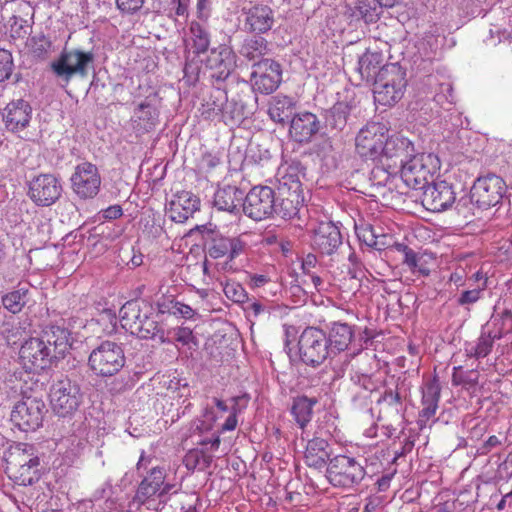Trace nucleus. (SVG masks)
<instances>
[{"mask_svg":"<svg viewBox=\"0 0 512 512\" xmlns=\"http://www.w3.org/2000/svg\"><path fill=\"white\" fill-rule=\"evenodd\" d=\"M5 472L18 486L32 485L40 479V460L33 445L17 443L5 453Z\"/></svg>","mask_w":512,"mask_h":512,"instance_id":"1","label":"nucleus"},{"mask_svg":"<svg viewBox=\"0 0 512 512\" xmlns=\"http://www.w3.org/2000/svg\"><path fill=\"white\" fill-rule=\"evenodd\" d=\"M374 99L381 105L390 106L402 99L407 85L406 72L396 63L384 65L373 83Z\"/></svg>","mask_w":512,"mask_h":512,"instance_id":"2","label":"nucleus"},{"mask_svg":"<svg viewBox=\"0 0 512 512\" xmlns=\"http://www.w3.org/2000/svg\"><path fill=\"white\" fill-rule=\"evenodd\" d=\"M439 168V158L433 153L411 155L400 167L401 178L407 187L423 190L433 181Z\"/></svg>","mask_w":512,"mask_h":512,"instance_id":"3","label":"nucleus"},{"mask_svg":"<svg viewBox=\"0 0 512 512\" xmlns=\"http://www.w3.org/2000/svg\"><path fill=\"white\" fill-rule=\"evenodd\" d=\"M510 321L509 330H512V313L504 311L501 315L495 316L487 322L481 330L480 336L475 343L465 344V354L469 358L482 359L492 351L494 342L500 340L504 335V326Z\"/></svg>","mask_w":512,"mask_h":512,"instance_id":"4","label":"nucleus"},{"mask_svg":"<svg viewBox=\"0 0 512 512\" xmlns=\"http://www.w3.org/2000/svg\"><path fill=\"white\" fill-rule=\"evenodd\" d=\"M93 63L94 54L91 51L64 49L51 63V68L58 78L68 83L74 76L86 77Z\"/></svg>","mask_w":512,"mask_h":512,"instance_id":"5","label":"nucleus"},{"mask_svg":"<svg viewBox=\"0 0 512 512\" xmlns=\"http://www.w3.org/2000/svg\"><path fill=\"white\" fill-rule=\"evenodd\" d=\"M125 360L121 345L112 341H103L90 353L88 365L96 375L110 377L124 367Z\"/></svg>","mask_w":512,"mask_h":512,"instance_id":"6","label":"nucleus"},{"mask_svg":"<svg viewBox=\"0 0 512 512\" xmlns=\"http://www.w3.org/2000/svg\"><path fill=\"white\" fill-rule=\"evenodd\" d=\"M363 465L354 457L337 455L330 459L326 477L335 487L351 488L358 485L365 477Z\"/></svg>","mask_w":512,"mask_h":512,"instance_id":"7","label":"nucleus"},{"mask_svg":"<svg viewBox=\"0 0 512 512\" xmlns=\"http://www.w3.org/2000/svg\"><path fill=\"white\" fill-rule=\"evenodd\" d=\"M50 402L57 415L61 417L72 415L82 402L79 385L67 377L56 380L50 388Z\"/></svg>","mask_w":512,"mask_h":512,"instance_id":"8","label":"nucleus"},{"mask_svg":"<svg viewBox=\"0 0 512 512\" xmlns=\"http://www.w3.org/2000/svg\"><path fill=\"white\" fill-rule=\"evenodd\" d=\"M298 347L300 358L307 365H320L328 356H331L327 335L319 328L304 329L299 337Z\"/></svg>","mask_w":512,"mask_h":512,"instance_id":"9","label":"nucleus"},{"mask_svg":"<svg viewBox=\"0 0 512 512\" xmlns=\"http://www.w3.org/2000/svg\"><path fill=\"white\" fill-rule=\"evenodd\" d=\"M388 129L379 122H371L358 132L355 145L358 155L366 160L378 161L383 153V143Z\"/></svg>","mask_w":512,"mask_h":512,"instance_id":"10","label":"nucleus"},{"mask_svg":"<svg viewBox=\"0 0 512 512\" xmlns=\"http://www.w3.org/2000/svg\"><path fill=\"white\" fill-rule=\"evenodd\" d=\"M203 63L210 78L215 83H223L236 69L237 56L230 46L220 44L210 49Z\"/></svg>","mask_w":512,"mask_h":512,"instance_id":"11","label":"nucleus"},{"mask_svg":"<svg viewBox=\"0 0 512 512\" xmlns=\"http://www.w3.org/2000/svg\"><path fill=\"white\" fill-rule=\"evenodd\" d=\"M243 212L255 221H261L275 212V192L268 186H255L243 197Z\"/></svg>","mask_w":512,"mask_h":512,"instance_id":"12","label":"nucleus"},{"mask_svg":"<svg viewBox=\"0 0 512 512\" xmlns=\"http://www.w3.org/2000/svg\"><path fill=\"white\" fill-rule=\"evenodd\" d=\"M72 191L81 200L94 198L100 190L101 176L96 165L79 163L70 177Z\"/></svg>","mask_w":512,"mask_h":512,"instance_id":"13","label":"nucleus"},{"mask_svg":"<svg viewBox=\"0 0 512 512\" xmlns=\"http://www.w3.org/2000/svg\"><path fill=\"white\" fill-rule=\"evenodd\" d=\"M63 187L60 179L53 174L35 176L28 185V196L34 204L49 207L56 203L62 195Z\"/></svg>","mask_w":512,"mask_h":512,"instance_id":"14","label":"nucleus"},{"mask_svg":"<svg viewBox=\"0 0 512 512\" xmlns=\"http://www.w3.org/2000/svg\"><path fill=\"white\" fill-rule=\"evenodd\" d=\"M506 192L504 180L495 174L479 177L472 187V198L483 209H488L501 202Z\"/></svg>","mask_w":512,"mask_h":512,"instance_id":"15","label":"nucleus"},{"mask_svg":"<svg viewBox=\"0 0 512 512\" xmlns=\"http://www.w3.org/2000/svg\"><path fill=\"white\" fill-rule=\"evenodd\" d=\"M45 408L41 399L27 397L15 404L11 421L22 431L35 430L42 423Z\"/></svg>","mask_w":512,"mask_h":512,"instance_id":"16","label":"nucleus"},{"mask_svg":"<svg viewBox=\"0 0 512 512\" xmlns=\"http://www.w3.org/2000/svg\"><path fill=\"white\" fill-rule=\"evenodd\" d=\"M282 80L281 66L276 61L265 58L252 66L251 81L255 90L262 94L274 92Z\"/></svg>","mask_w":512,"mask_h":512,"instance_id":"17","label":"nucleus"},{"mask_svg":"<svg viewBox=\"0 0 512 512\" xmlns=\"http://www.w3.org/2000/svg\"><path fill=\"white\" fill-rule=\"evenodd\" d=\"M19 358L27 371L43 370L53 362L50 350L40 336L30 337L21 345Z\"/></svg>","mask_w":512,"mask_h":512,"instance_id":"18","label":"nucleus"},{"mask_svg":"<svg viewBox=\"0 0 512 512\" xmlns=\"http://www.w3.org/2000/svg\"><path fill=\"white\" fill-rule=\"evenodd\" d=\"M382 147L383 153L378 161L381 164L385 163L389 168L399 169L414 152L409 139L400 135L388 136V133Z\"/></svg>","mask_w":512,"mask_h":512,"instance_id":"19","label":"nucleus"},{"mask_svg":"<svg viewBox=\"0 0 512 512\" xmlns=\"http://www.w3.org/2000/svg\"><path fill=\"white\" fill-rule=\"evenodd\" d=\"M165 478V469L160 466H153L138 485L133 501L143 505L153 500L155 496L166 494L171 485L165 484Z\"/></svg>","mask_w":512,"mask_h":512,"instance_id":"20","label":"nucleus"},{"mask_svg":"<svg viewBox=\"0 0 512 512\" xmlns=\"http://www.w3.org/2000/svg\"><path fill=\"white\" fill-rule=\"evenodd\" d=\"M159 122V110L156 105V95L147 96L136 105L130 119L131 127L137 136L152 131Z\"/></svg>","mask_w":512,"mask_h":512,"instance_id":"21","label":"nucleus"},{"mask_svg":"<svg viewBox=\"0 0 512 512\" xmlns=\"http://www.w3.org/2000/svg\"><path fill=\"white\" fill-rule=\"evenodd\" d=\"M455 198V192L449 183L432 181L423 189L422 203L427 210L442 212L452 206Z\"/></svg>","mask_w":512,"mask_h":512,"instance_id":"22","label":"nucleus"},{"mask_svg":"<svg viewBox=\"0 0 512 512\" xmlns=\"http://www.w3.org/2000/svg\"><path fill=\"white\" fill-rule=\"evenodd\" d=\"M200 208V199L191 191H179L172 196L166 212L176 223H184Z\"/></svg>","mask_w":512,"mask_h":512,"instance_id":"23","label":"nucleus"},{"mask_svg":"<svg viewBox=\"0 0 512 512\" xmlns=\"http://www.w3.org/2000/svg\"><path fill=\"white\" fill-rule=\"evenodd\" d=\"M342 244L339 228L332 222H321L313 230L312 245L322 254L331 255Z\"/></svg>","mask_w":512,"mask_h":512,"instance_id":"24","label":"nucleus"},{"mask_svg":"<svg viewBox=\"0 0 512 512\" xmlns=\"http://www.w3.org/2000/svg\"><path fill=\"white\" fill-rule=\"evenodd\" d=\"M320 122L311 112L296 113L290 120L289 134L297 142H309L318 133Z\"/></svg>","mask_w":512,"mask_h":512,"instance_id":"25","label":"nucleus"},{"mask_svg":"<svg viewBox=\"0 0 512 512\" xmlns=\"http://www.w3.org/2000/svg\"><path fill=\"white\" fill-rule=\"evenodd\" d=\"M40 338L50 350L53 361L63 359L71 348L70 332L60 326L47 327Z\"/></svg>","mask_w":512,"mask_h":512,"instance_id":"26","label":"nucleus"},{"mask_svg":"<svg viewBox=\"0 0 512 512\" xmlns=\"http://www.w3.org/2000/svg\"><path fill=\"white\" fill-rule=\"evenodd\" d=\"M305 167L298 160L283 164L278 170V191L303 193L302 178L305 177Z\"/></svg>","mask_w":512,"mask_h":512,"instance_id":"27","label":"nucleus"},{"mask_svg":"<svg viewBox=\"0 0 512 512\" xmlns=\"http://www.w3.org/2000/svg\"><path fill=\"white\" fill-rule=\"evenodd\" d=\"M32 118V107L23 100H13L7 104L3 112V120L7 129L20 131L25 129Z\"/></svg>","mask_w":512,"mask_h":512,"instance_id":"28","label":"nucleus"},{"mask_svg":"<svg viewBox=\"0 0 512 512\" xmlns=\"http://www.w3.org/2000/svg\"><path fill=\"white\" fill-rule=\"evenodd\" d=\"M146 314H153L152 307L139 301H128L120 309V323L122 328L132 335L139 332L138 327L143 323Z\"/></svg>","mask_w":512,"mask_h":512,"instance_id":"29","label":"nucleus"},{"mask_svg":"<svg viewBox=\"0 0 512 512\" xmlns=\"http://www.w3.org/2000/svg\"><path fill=\"white\" fill-rule=\"evenodd\" d=\"M441 386L437 377L428 380L422 388V409L419 412V421L421 425L426 424L438 409L440 400Z\"/></svg>","mask_w":512,"mask_h":512,"instance_id":"30","label":"nucleus"},{"mask_svg":"<svg viewBox=\"0 0 512 512\" xmlns=\"http://www.w3.org/2000/svg\"><path fill=\"white\" fill-rule=\"evenodd\" d=\"M296 101L294 98L286 95H275L269 100L268 114L272 121L281 125L290 123L291 118L295 115Z\"/></svg>","mask_w":512,"mask_h":512,"instance_id":"31","label":"nucleus"},{"mask_svg":"<svg viewBox=\"0 0 512 512\" xmlns=\"http://www.w3.org/2000/svg\"><path fill=\"white\" fill-rule=\"evenodd\" d=\"M330 461L329 443L319 437L308 441L304 452V461L309 467L322 469Z\"/></svg>","mask_w":512,"mask_h":512,"instance_id":"32","label":"nucleus"},{"mask_svg":"<svg viewBox=\"0 0 512 512\" xmlns=\"http://www.w3.org/2000/svg\"><path fill=\"white\" fill-rule=\"evenodd\" d=\"M243 197L242 190L236 186L227 185L216 190L213 206L219 211L234 213L239 210Z\"/></svg>","mask_w":512,"mask_h":512,"instance_id":"33","label":"nucleus"},{"mask_svg":"<svg viewBox=\"0 0 512 512\" xmlns=\"http://www.w3.org/2000/svg\"><path fill=\"white\" fill-rule=\"evenodd\" d=\"M303 203V193L278 191V195H275L274 214L283 219H292L298 215Z\"/></svg>","mask_w":512,"mask_h":512,"instance_id":"34","label":"nucleus"},{"mask_svg":"<svg viewBox=\"0 0 512 512\" xmlns=\"http://www.w3.org/2000/svg\"><path fill=\"white\" fill-rule=\"evenodd\" d=\"M354 337V330L351 325L343 322H333L327 335L328 347L331 355L345 351Z\"/></svg>","mask_w":512,"mask_h":512,"instance_id":"35","label":"nucleus"},{"mask_svg":"<svg viewBox=\"0 0 512 512\" xmlns=\"http://www.w3.org/2000/svg\"><path fill=\"white\" fill-rule=\"evenodd\" d=\"M274 12L267 5H255L247 12L246 24L252 32L266 33L274 25Z\"/></svg>","mask_w":512,"mask_h":512,"instance_id":"36","label":"nucleus"},{"mask_svg":"<svg viewBox=\"0 0 512 512\" xmlns=\"http://www.w3.org/2000/svg\"><path fill=\"white\" fill-rule=\"evenodd\" d=\"M383 61L382 53L367 50L359 57L355 70L362 81L374 83L378 78V72L384 66Z\"/></svg>","mask_w":512,"mask_h":512,"instance_id":"37","label":"nucleus"},{"mask_svg":"<svg viewBox=\"0 0 512 512\" xmlns=\"http://www.w3.org/2000/svg\"><path fill=\"white\" fill-rule=\"evenodd\" d=\"M318 403L315 397L298 396L294 398L291 413L296 423L303 429L312 419L313 407Z\"/></svg>","mask_w":512,"mask_h":512,"instance_id":"38","label":"nucleus"},{"mask_svg":"<svg viewBox=\"0 0 512 512\" xmlns=\"http://www.w3.org/2000/svg\"><path fill=\"white\" fill-rule=\"evenodd\" d=\"M189 41L193 53L199 55L208 51L210 46V33L207 27L197 21L189 25Z\"/></svg>","mask_w":512,"mask_h":512,"instance_id":"39","label":"nucleus"},{"mask_svg":"<svg viewBox=\"0 0 512 512\" xmlns=\"http://www.w3.org/2000/svg\"><path fill=\"white\" fill-rule=\"evenodd\" d=\"M268 52V42L259 36L246 38L239 49V54L249 61H255L259 58L264 59L263 56Z\"/></svg>","mask_w":512,"mask_h":512,"instance_id":"40","label":"nucleus"},{"mask_svg":"<svg viewBox=\"0 0 512 512\" xmlns=\"http://www.w3.org/2000/svg\"><path fill=\"white\" fill-rule=\"evenodd\" d=\"M168 502L173 512H197L199 498L194 493L175 492L169 496Z\"/></svg>","mask_w":512,"mask_h":512,"instance_id":"41","label":"nucleus"},{"mask_svg":"<svg viewBox=\"0 0 512 512\" xmlns=\"http://www.w3.org/2000/svg\"><path fill=\"white\" fill-rule=\"evenodd\" d=\"M151 315L146 314L143 323L138 327L139 332H134L133 335L142 339H152L163 343L166 341L165 331L162 325L154 320Z\"/></svg>","mask_w":512,"mask_h":512,"instance_id":"42","label":"nucleus"},{"mask_svg":"<svg viewBox=\"0 0 512 512\" xmlns=\"http://www.w3.org/2000/svg\"><path fill=\"white\" fill-rule=\"evenodd\" d=\"M479 372L477 369L465 371L462 366H455L452 372V385L461 386L467 391H474L479 382Z\"/></svg>","mask_w":512,"mask_h":512,"instance_id":"43","label":"nucleus"},{"mask_svg":"<svg viewBox=\"0 0 512 512\" xmlns=\"http://www.w3.org/2000/svg\"><path fill=\"white\" fill-rule=\"evenodd\" d=\"M349 107L346 103H336L326 114V127L331 130L341 131L347 123Z\"/></svg>","mask_w":512,"mask_h":512,"instance_id":"44","label":"nucleus"},{"mask_svg":"<svg viewBox=\"0 0 512 512\" xmlns=\"http://www.w3.org/2000/svg\"><path fill=\"white\" fill-rule=\"evenodd\" d=\"M213 461V456L202 449H191L184 456L183 463L188 470L204 471Z\"/></svg>","mask_w":512,"mask_h":512,"instance_id":"45","label":"nucleus"},{"mask_svg":"<svg viewBox=\"0 0 512 512\" xmlns=\"http://www.w3.org/2000/svg\"><path fill=\"white\" fill-rule=\"evenodd\" d=\"M28 289L19 288L2 297V304L9 312L17 314L22 311L28 301Z\"/></svg>","mask_w":512,"mask_h":512,"instance_id":"46","label":"nucleus"},{"mask_svg":"<svg viewBox=\"0 0 512 512\" xmlns=\"http://www.w3.org/2000/svg\"><path fill=\"white\" fill-rule=\"evenodd\" d=\"M26 46L36 57L44 58L50 52L52 42L43 33H38L27 39Z\"/></svg>","mask_w":512,"mask_h":512,"instance_id":"47","label":"nucleus"},{"mask_svg":"<svg viewBox=\"0 0 512 512\" xmlns=\"http://www.w3.org/2000/svg\"><path fill=\"white\" fill-rule=\"evenodd\" d=\"M378 403L395 416H399L402 413L403 404L397 389H386L379 398Z\"/></svg>","mask_w":512,"mask_h":512,"instance_id":"48","label":"nucleus"},{"mask_svg":"<svg viewBox=\"0 0 512 512\" xmlns=\"http://www.w3.org/2000/svg\"><path fill=\"white\" fill-rule=\"evenodd\" d=\"M220 114L225 124L233 125L244 118V107L235 101H227Z\"/></svg>","mask_w":512,"mask_h":512,"instance_id":"49","label":"nucleus"},{"mask_svg":"<svg viewBox=\"0 0 512 512\" xmlns=\"http://www.w3.org/2000/svg\"><path fill=\"white\" fill-rule=\"evenodd\" d=\"M225 296L234 303H245L248 300V293L245 288L236 281H227L223 286Z\"/></svg>","mask_w":512,"mask_h":512,"instance_id":"50","label":"nucleus"},{"mask_svg":"<svg viewBox=\"0 0 512 512\" xmlns=\"http://www.w3.org/2000/svg\"><path fill=\"white\" fill-rule=\"evenodd\" d=\"M9 25L10 37L15 40H23L30 34L31 25L26 19L19 16H13L9 20Z\"/></svg>","mask_w":512,"mask_h":512,"instance_id":"51","label":"nucleus"},{"mask_svg":"<svg viewBox=\"0 0 512 512\" xmlns=\"http://www.w3.org/2000/svg\"><path fill=\"white\" fill-rule=\"evenodd\" d=\"M396 170V168H389L385 163L381 166H375L371 170L370 181L375 186H385Z\"/></svg>","mask_w":512,"mask_h":512,"instance_id":"52","label":"nucleus"},{"mask_svg":"<svg viewBox=\"0 0 512 512\" xmlns=\"http://www.w3.org/2000/svg\"><path fill=\"white\" fill-rule=\"evenodd\" d=\"M434 99L440 106L445 109H450V106L455 102V95L451 83H441Z\"/></svg>","mask_w":512,"mask_h":512,"instance_id":"53","label":"nucleus"},{"mask_svg":"<svg viewBox=\"0 0 512 512\" xmlns=\"http://www.w3.org/2000/svg\"><path fill=\"white\" fill-rule=\"evenodd\" d=\"M228 98L227 93L224 89L217 87L212 91L208 101L207 107L214 114H220L227 104Z\"/></svg>","mask_w":512,"mask_h":512,"instance_id":"54","label":"nucleus"},{"mask_svg":"<svg viewBox=\"0 0 512 512\" xmlns=\"http://www.w3.org/2000/svg\"><path fill=\"white\" fill-rule=\"evenodd\" d=\"M221 164V156L219 152H205L199 162L198 169L202 173H210Z\"/></svg>","mask_w":512,"mask_h":512,"instance_id":"55","label":"nucleus"},{"mask_svg":"<svg viewBox=\"0 0 512 512\" xmlns=\"http://www.w3.org/2000/svg\"><path fill=\"white\" fill-rule=\"evenodd\" d=\"M469 287L470 289L463 291L457 300L461 306L473 304L480 299L481 293L485 290V281L482 284L475 285V287L470 283Z\"/></svg>","mask_w":512,"mask_h":512,"instance_id":"56","label":"nucleus"},{"mask_svg":"<svg viewBox=\"0 0 512 512\" xmlns=\"http://www.w3.org/2000/svg\"><path fill=\"white\" fill-rule=\"evenodd\" d=\"M217 417L212 408H206L203 413V419H197L192 423V429L200 433L212 429Z\"/></svg>","mask_w":512,"mask_h":512,"instance_id":"57","label":"nucleus"},{"mask_svg":"<svg viewBox=\"0 0 512 512\" xmlns=\"http://www.w3.org/2000/svg\"><path fill=\"white\" fill-rule=\"evenodd\" d=\"M208 255L213 259L228 257V237L213 239L208 248Z\"/></svg>","mask_w":512,"mask_h":512,"instance_id":"58","label":"nucleus"},{"mask_svg":"<svg viewBox=\"0 0 512 512\" xmlns=\"http://www.w3.org/2000/svg\"><path fill=\"white\" fill-rule=\"evenodd\" d=\"M14 68L12 54L5 49H0V82L8 79Z\"/></svg>","mask_w":512,"mask_h":512,"instance_id":"59","label":"nucleus"},{"mask_svg":"<svg viewBox=\"0 0 512 512\" xmlns=\"http://www.w3.org/2000/svg\"><path fill=\"white\" fill-rule=\"evenodd\" d=\"M397 249L404 254L403 263L406 264L413 273H416V267H418V263L423 260V257L404 244H398Z\"/></svg>","mask_w":512,"mask_h":512,"instance_id":"60","label":"nucleus"},{"mask_svg":"<svg viewBox=\"0 0 512 512\" xmlns=\"http://www.w3.org/2000/svg\"><path fill=\"white\" fill-rule=\"evenodd\" d=\"M356 233L358 238L369 247H377V234L373 226L366 224L360 227L356 226Z\"/></svg>","mask_w":512,"mask_h":512,"instance_id":"61","label":"nucleus"},{"mask_svg":"<svg viewBox=\"0 0 512 512\" xmlns=\"http://www.w3.org/2000/svg\"><path fill=\"white\" fill-rule=\"evenodd\" d=\"M240 400V397H234L232 398V401L234 404L230 408V415L227 417L225 422L223 423L221 427V432L226 431H233L238 424L237 415L240 413V408L238 406V401Z\"/></svg>","mask_w":512,"mask_h":512,"instance_id":"62","label":"nucleus"},{"mask_svg":"<svg viewBox=\"0 0 512 512\" xmlns=\"http://www.w3.org/2000/svg\"><path fill=\"white\" fill-rule=\"evenodd\" d=\"M247 247V243L241 237H228V258L235 259L242 254Z\"/></svg>","mask_w":512,"mask_h":512,"instance_id":"63","label":"nucleus"},{"mask_svg":"<svg viewBox=\"0 0 512 512\" xmlns=\"http://www.w3.org/2000/svg\"><path fill=\"white\" fill-rule=\"evenodd\" d=\"M244 311L246 313V316L250 319L258 318L261 315H269L270 314L269 307L265 304H262L259 301H254V302L248 304L244 308Z\"/></svg>","mask_w":512,"mask_h":512,"instance_id":"64","label":"nucleus"}]
</instances>
